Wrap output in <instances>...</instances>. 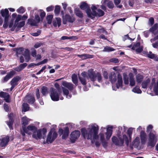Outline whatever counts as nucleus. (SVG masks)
<instances>
[{"label": "nucleus", "instance_id": "f257e3e1", "mask_svg": "<svg viewBox=\"0 0 158 158\" xmlns=\"http://www.w3.org/2000/svg\"><path fill=\"white\" fill-rule=\"evenodd\" d=\"M99 126L95 123L89 125L86 128L81 129V135L85 139L93 141L98 139Z\"/></svg>", "mask_w": 158, "mask_h": 158}, {"label": "nucleus", "instance_id": "f03ea898", "mask_svg": "<svg viewBox=\"0 0 158 158\" xmlns=\"http://www.w3.org/2000/svg\"><path fill=\"white\" fill-rule=\"evenodd\" d=\"M132 128H129L127 130V134L128 136L125 135H123L118 136V139L115 136H113L112 138V140L113 142L116 145L122 146L124 143V142L127 145H128L129 141H130L131 138V135L132 133Z\"/></svg>", "mask_w": 158, "mask_h": 158}, {"label": "nucleus", "instance_id": "7ed1b4c3", "mask_svg": "<svg viewBox=\"0 0 158 158\" xmlns=\"http://www.w3.org/2000/svg\"><path fill=\"white\" fill-rule=\"evenodd\" d=\"M99 6L98 5H92L91 7V9L92 11V12L89 13L90 10H88L86 11V13L88 16L92 19H93L95 16H98L101 17L104 15V13L102 10L100 9H97Z\"/></svg>", "mask_w": 158, "mask_h": 158}, {"label": "nucleus", "instance_id": "20e7f679", "mask_svg": "<svg viewBox=\"0 0 158 158\" xmlns=\"http://www.w3.org/2000/svg\"><path fill=\"white\" fill-rule=\"evenodd\" d=\"M109 78L112 83L116 82L117 88L118 89L122 86L123 84V80L121 75L119 74H118L117 77L115 73L112 72L110 73Z\"/></svg>", "mask_w": 158, "mask_h": 158}, {"label": "nucleus", "instance_id": "39448f33", "mask_svg": "<svg viewBox=\"0 0 158 158\" xmlns=\"http://www.w3.org/2000/svg\"><path fill=\"white\" fill-rule=\"evenodd\" d=\"M157 135L155 131L151 132L149 135L147 142L148 146L151 147H153L155 145L157 139Z\"/></svg>", "mask_w": 158, "mask_h": 158}, {"label": "nucleus", "instance_id": "423d86ee", "mask_svg": "<svg viewBox=\"0 0 158 158\" xmlns=\"http://www.w3.org/2000/svg\"><path fill=\"white\" fill-rule=\"evenodd\" d=\"M23 129L24 132H22L21 134L22 135L24 136L25 133L29 135H31L34 131L36 130L37 127L31 124L28 126L26 128L23 127Z\"/></svg>", "mask_w": 158, "mask_h": 158}, {"label": "nucleus", "instance_id": "0eeeda50", "mask_svg": "<svg viewBox=\"0 0 158 158\" xmlns=\"http://www.w3.org/2000/svg\"><path fill=\"white\" fill-rule=\"evenodd\" d=\"M57 134L54 128L51 129L49 133L47 138V141L48 143H51L56 138Z\"/></svg>", "mask_w": 158, "mask_h": 158}, {"label": "nucleus", "instance_id": "6e6552de", "mask_svg": "<svg viewBox=\"0 0 158 158\" xmlns=\"http://www.w3.org/2000/svg\"><path fill=\"white\" fill-rule=\"evenodd\" d=\"M150 89H152L156 95H158V81H156L155 78H153L149 86Z\"/></svg>", "mask_w": 158, "mask_h": 158}, {"label": "nucleus", "instance_id": "1a4fd4ad", "mask_svg": "<svg viewBox=\"0 0 158 158\" xmlns=\"http://www.w3.org/2000/svg\"><path fill=\"white\" fill-rule=\"evenodd\" d=\"M50 96L51 99L53 101H58L59 100V95L56 91L52 88L50 89Z\"/></svg>", "mask_w": 158, "mask_h": 158}, {"label": "nucleus", "instance_id": "9d476101", "mask_svg": "<svg viewBox=\"0 0 158 158\" xmlns=\"http://www.w3.org/2000/svg\"><path fill=\"white\" fill-rule=\"evenodd\" d=\"M59 133L60 135H62L63 139H66L68 136L69 133V129L68 127L64 128V130L62 128H60L59 130Z\"/></svg>", "mask_w": 158, "mask_h": 158}, {"label": "nucleus", "instance_id": "9b49d317", "mask_svg": "<svg viewBox=\"0 0 158 158\" xmlns=\"http://www.w3.org/2000/svg\"><path fill=\"white\" fill-rule=\"evenodd\" d=\"M1 13L2 15L5 17L4 23L3 26L5 27L7 26V24L8 20L9 15L8 14L9 11L8 10L6 9L4 10H1Z\"/></svg>", "mask_w": 158, "mask_h": 158}, {"label": "nucleus", "instance_id": "f8f14e48", "mask_svg": "<svg viewBox=\"0 0 158 158\" xmlns=\"http://www.w3.org/2000/svg\"><path fill=\"white\" fill-rule=\"evenodd\" d=\"M105 128L102 127L100 129V132L99 134V136L100 138V140L102 143L104 147L106 146V142L105 140V136L104 134L103 133L105 130Z\"/></svg>", "mask_w": 158, "mask_h": 158}, {"label": "nucleus", "instance_id": "ddd939ff", "mask_svg": "<svg viewBox=\"0 0 158 158\" xmlns=\"http://www.w3.org/2000/svg\"><path fill=\"white\" fill-rule=\"evenodd\" d=\"M40 21V19L38 15H35V19H28V23L31 26H36Z\"/></svg>", "mask_w": 158, "mask_h": 158}, {"label": "nucleus", "instance_id": "4468645a", "mask_svg": "<svg viewBox=\"0 0 158 158\" xmlns=\"http://www.w3.org/2000/svg\"><path fill=\"white\" fill-rule=\"evenodd\" d=\"M80 135V132L77 130L73 131L71 134L70 139L72 143H74L78 138Z\"/></svg>", "mask_w": 158, "mask_h": 158}, {"label": "nucleus", "instance_id": "2eb2a0df", "mask_svg": "<svg viewBox=\"0 0 158 158\" xmlns=\"http://www.w3.org/2000/svg\"><path fill=\"white\" fill-rule=\"evenodd\" d=\"M112 126H108L106 127V132L105 133V137L106 140H108L112 135Z\"/></svg>", "mask_w": 158, "mask_h": 158}, {"label": "nucleus", "instance_id": "dca6fc26", "mask_svg": "<svg viewBox=\"0 0 158 158\" xmlns=\"http://www.w3.org/2000/svg\"><path fill=\"white\" fill-rule=\"evenodd\" d=\"M44 130V129L37 130V128L36 130L33 132L32 135V137L36 139H41L42 137V131Z\"/></svg>", "mask_w": 158, "mask_h": 158}, {"label": "nucleus", "instance_id": "f3484780", "mask_svg": "<svg viewBox=\"0 0 158 158\" xmlns=\"http://www.w3.org/2000/svg\"><path fill=\"white\" fill-rule=\"evenodd\" d=\"M74 18L73 17H71L69 15H66L63 19V22L64 24H66L67 22L73 23L74 21Z\"/></svg>", "mask_w": 158, "mask_h": 158}, {"label": "nucleus", "instance_id": "a211bd4d", "mask_svg": "<svg viewBox=\"0 0 158 158\" xmlns=\"http://www.w3.org/2000/svg\"><path fill=\"white\" fill-rule=\"evenodd\" d=\"M88 78L86 75V73L84 72L81 73V76L79 77V79L81 84L83 85L86 84V81L85 79Z\"/></svg>", "mask_w": 158, "mask_h": 158}, {"label": "nucleus", "instance_id": "6ab92c4d", "mask_svg": "<svg viewBox=\"0 0 158 158\" xmlns=\"http://www.w3.org/2000/svg\"><path fill=\"white\" fill-rule=\"evenodd\" d=\"M131 49L132 50H135L137 52H140L142 50L143 48L140 46L139 43L138 42L131 47Z\"/></svg>", "mask_w": 158, "mask_h": 158}, {"label": "nucleus", "instance_id": "aec40b11", "mask_svg": "<svg viewBox=\"0 0 158 158\" xmlns=\"http://www.w3.org/2000/svg\"><path fill=\"white\" fill-rule=\"evenodd\" d=\"M9 138L8 136H6L2 138L0 143V145L2 147H5L6 145L9 141Z\"/></svg>", "mask_w": 158, "mask_h": 158}, {"label": "nucleus", "instance_id": "412c9836", "mask_svg": "<svg viewBox=\"0 0 158 158\" xmlns=\"http://www.w3.org/2000/svg\"><path fill=\"white\" fill-rule=\"evenodd\" d=\"M96 74L93 71L92 69L89 70L88 75L90 80L93 81H94L96 79L95 75Z\"/></svg>", "mask_w": 158, "mask_h": 158}, {"label": "nucleus", "instance_id": "4be33fe9", "mask_svg": "<svg viewBox=\"0 0 158 158\" xmlns=\"http://www.w3.org/2000/svg\"><path fill=\"white\" fill-rule=\"evenodd\" d=\"M23 55L24 57L25 61L28 62L30 59L29 50L27 49H25L24 50V53L23 54Z\"/></svg>", "mask_w": 158, "mask_h": 158}, {"label": "nucleus", "instance_id": "5701e85b", "mask_svg": "<svg viewBox=\"0 0 158 158\" xmlns=\"http://www.w3.org/2000/svg\"><path fill=\"white\" fill-rule=\"evenodd\" d=\"M15 71H11L4 78L3 82H6L10 78L12 77L15 74Z\"/></svg>", "mask_w": 158, "mask_h": 158}, {"label": "nucleus", "instance_id": "b1692460", "mask_svg": "<svg viewBox=\"0 0 158 158\" xmlns=\"http://www.w3.org/2000/svg\"><path fill=\"white\" fill-rule=\"evenodd\" d=\"M140 137L141 143L143 144H145L147 140V135L144 131H141L140 133Z\"/></svg>", "mask_w": 158, "mask_h": 158}, {"label": "nucleus", "instance_id": "393cba45", "mask_svg": "<svg viewBox=\"0 0 158 158\" xmlns=\"http://www.w3.org/2000/svg\"><path fill=\"white\" fill-rule=\"evenodd\" d=\"M24 100L27 101L29 104H32L35 101V98L33 96L27 95L25 98Z\"/></svg>", "mask_w": 158, "mask_h": 158}, {"label": "nucleus", "instance_id": "a878e982", "mask_svg": "<svg viewBox=\"0 0 158 158\" xmlns=\"http://www.w3.org/2000/svg\"><path fill=\"white\" fill-rule=\"evenodd\" d=\"M129 77L130 85L131 86H133L135 85V81L134 79V76L133 74L130 73L129 74Z\"/></svg>", "mask_w": 158, "mask_h": 158}, {"label": "nucleus", "instance_id": "bb28decb", "mask_svg": "<svg viewBox=\"0 0 158 158\" xmlns=\"http://www.w3.org/2000/svg\"><path fill=\"white\" fill-rule=\"evenodd\" d=\"M0 97L4 98L6 102H9V95L8 93L4 92H1L0 93Z\"/></svg>", "mask_w": 158, "mask_h": 158}, {"label": "nucleus", "instance_id": "cd10ccee", "mask_svg": "<svg viewBox=\"0 0 158 158\" xmlns=\"http://www.w3.org/2000/svg\"><path fill=\"white\" fill-rule=\"evenodd\" d=\"M62 84L64 86L70 90H72L73 88V85L71 83L66 81H64L63 82Z\"/></svg>", "mask_w": 158, "mask_h": 158}, {"label": "nucleus", "instance_id": "c85d7f7f", "mask_svg": "<svg viewBox=\"0 0 158 158\" xmlns=\"http://www.w3.org/2000/svg\"><path fill=\"white\" fill-rule=\"evenodd\" d=\"M20 78L19 77H16L12 79L10 82L11 85L16 86L17 85V82L20 80Z\"/></svg>", "mask_w": 158, "mask_h": 158}, {"label": "nucleus", "instance_id": "c756f323", "mask_svg": "<svg viewBox=\"0 0 158 158\" xmlns=\"http://www.w3.org/2000/svg\"><path fill=\"white\" fill-rule=\"evenodd\" d=\"M56 21H53L52 22L53 25L56 27L58 26L59 27L61 25V20L59 18H56Z\"/></svg>", "mask_w": 158, "mask_h": 158}, {"label": "nucleus", "instance_id": "7c9ffc66", "mask_svg": "<svg viewBox=\"0 0 158 158\" xmlns=\"http://www.w3.org/2000/svg\"><path fill=\"white\" fill-rule=\"evenodd\" d=\"M80 8L82 9L85 10L86 12L88 10H90L89 13H91L90 10L88 5L85 2H83L81 3L80 6Z\"/></svg>", "mask_w": 158, "mask_h": 158}, {"label": "nucleus", "instance_id": "2f4dec72", "mask_svg": "<svg viewBox=\"0 0 158 158\" xmlns=\"http://www.w3.org/2000/svg\"><path fill=\"white\" fill-rule=\"evenodd\" d=\"M13 116V113H11L9 116L10 121L7 123V125H8L10 129L12 128V126L13 122L12 117Z\"/></svg>", "mask_w": 158, "mask_h": 158}, {"label": "nucleus", "instance_id": "473e14b6", "mask_svg": "<svg viewBox=\"0 0 158 158\" xmlns=\"http://www.w3.org/2000/svg\"><path fill=\"white\" fill-rule=\"evenodd\" d=\"M140 144L139 138V137H136L133 142V145L135 148H137Z\"/></svg>", "mask_w": 158, "mask_h": 158}, {"label": "nucleus", "instance_id": "72a5a7b5", "mask_svg": "<svg viewBox=\"0 0 158 158\" xmlns=\"http://www.w3.org/2000/svg\"><path fill=\"white\" fill-rule=\"evenodd\" d=\"M30 120L26 116L23 117L22 118V124L24 126L28 124Z\"/></svg>", "mask_w": 158, "mask_h": 158}, {"label": "nucleus", "instance_id": "f704fd0d", "mask_svg": "<svg viewBox=\"0 0 158 158\" xmlns=\"http://www.w3.org/2000/svg\"><path fill=\"white\" fill-rule=\"evenodd\" d=\"M150 80L148 78L147 80L144 81L142 83V87L143 88L146 89L148 84L150 82Z\"/></svg>", "mask_w": 158, "mask_h": 158}, {"label": "nucleus", "instance_id": "c9c22d12", "mask_svg": "<svg viewBox=\"0 0 158 158\" xmlns=\"http://www.w3.org/2000/svg\"><path fill=\"white\" fill-rule=\"evenodd\" d=\"M77 39V37L76 36H72L70 37H68L67 36H63L61 39L62 40H76Z\"/></svg>", "mask_w": 158, "mask_h": 158}, {"label": "nucleus", "instance_id": "e433bc0d", "mask_svg": "<svg viewBox=\"0 0 158 158\" xmlns=\"http://www.w3.org/2000/svg\"><path fill=\"white\" fill-rule=\"evenodd\" d=\"M62 89L64 94L66 96V98H69L71 97V95H69V90L64 88L62 87Z\"/></svg>", "mask_w": 158, "mask_h": 158}, {"label": "nucleus", "instance_id": "4c0bfd02", "mask_svg": "<svg viewBox=\"0 0 158 158\" xmlns=\"http://www.w3.org/2000/svg\"><path fill=\"white\" fill-rule=\"evenodd\" d=\"M136 81L138 83H140L143 79V77L142 75L138 74L136 76Z\"/></svg>", "mask_w": 158, "mask_h": 158}, {"label": "nucleus", "instance_id": "58836bf2", "mask_svg": "<svg viewBox=\"0 0 158 158\" xmlns=\"http://www.w3.org/2000/svg\"><path fill=\"white\" fill-rule=\"evenodd\" d=\"M29 108L28 104L27 103H23L22 105V110L23 111H26L29 110Z\"/></svg>", "mask_w": 158, "mask_h": 158}, {"label": "nucleus", "instance_id": "ea45409f", "mask_svg": "<svg viewBox=\"0 0 158 158\" xmlns=\"http://www.w3.org/2000/svg\"><path fill=\"white\" fill-rule=\"evenodd\" d=\"M78 56L80 57L82 59H85L88 58H92V56L88 54H83L81 55H78Z\"/></svg>", "mask_w": 158, "mask_h": 158}, {"label": "nucleus", "instance_id": "a19ab883", "mask_svg": "<svg viewBox=\"0 0 158 158\" xmlns=\"http://www.w3.org/2000/svg\"><path fill=\"white\" fill-rule=\"evenodd\" d=\"M53 18V15H47L46 17V19L48 23L50 24L52 23V21Z\"/></svg>", "mask_w": 158, "mask_h": 158}, {"label": "nucleus", "instance_id": "79ce46f5", "mask_svg": "<svg viewBox=\"0 0 158 158\" xmlns=\"http://www.w3.org/2000/svg\"><path fill=\"white\" fill-rule=\"evenodd\" d=\"M75 12L76 15L79 17H83V14L78 8H76L75 9Z\"/></svg>", "mask_w": 158, "mask_h": 158}, {"label": "nucleus", "instance_id": "37998d69", "mask_svg": "<svg viewBox=\"0 0 158 158\" xmlns=\"http://www.w3.org/2000/svg\"><path fill=\"white\" fill-rule=\"evenodd\" d=\"M114 50V49L112 48L109 46L105 47L103 51L104 52H110Z\"/></svg>", "mask_w": 158, "mask_h": 158}, {"label": "nucleus", "instance_id": "c03bdc74", "mask_svg": "<svg viewBox=\"0 0 158 158\" xmlns=\"http://www.w3.org/2000/svg\"><path fill=\"white\" fill-rule=\"evenodd\" d=\"M41 93L43 95H45L48 94V88L45 86H43L41 89Z\"/></svg>", "mask_w": 158, "mask_h": 158}, {"label": "nucleus", "instance_id": "a18cd8bd", "mask_svg": "<svg viewBox=\"0 0 158 158\" xmlns=\"http://www.w3.org/2000/svg\"><path fill=\"white\" fill-rule=\"evenodd\" d=\"M108 2V0H102L101 3L102 5L101 6V8L105 10H106V7L105 5L106 4V2Z\"/></svg>", "mask_w": 158, "mask_h": 158}, {"label": "nucleus", "instance_id": "49530a36", "mask_svg": "<svg viewBox=\"0 0 158 158\" xmlns=\"http://www.w3.org/2000/svg\"><path fill=\"white\" fill-rule=\"evenodd\" d=\"M25 24V21H22L19 23H18L16 25H14V27H17L18 28H20L23 27Z\"/></svg>", "mask_w": 158, "mask_h": 158}, {"label": "nucleus", "instance_id": "de8ad7c7", "mask_svg": "<svg viewBox=\"0 0 158 158\" xmlns=\"http://www.w3.org/2000/svg\"><path fill=\"white\" fill-rule=\"evenodd\" d=\"M25 49L22 48H17L16 52L17 54H22L23 55V54L24 53Z\"/></svg>", "mask_w": 158, "mask_h": 158}, {"label": "nucleus", "instance_id": "09e8293b", "mask_svg": "<svg viewBox=\"0 0 158 158\" xmlns=\"http://www.w3.org/2000/svg\"><path fill=\"white\" fill-rule=\"evenodd\" d=\"M132 91L135 93L138 94H141L142 93L141 90L139 89V88L137 86L134 88Z\"/></svg>", "mask_w": 158, "mask_h": 158}, {"label": "nucleus", "instance_id": "8fccbe9b", "mask_svg": "<svg viewBox=\"0 0 158 158\" xmlns=\"http://www.w3.org/2000/svg\"><path fill=\"white\" fill-rule=\"evenodd\" d=\"M72 80L73 82L76 84L77 83V76L75 74L73 75L72 76Z\"/></svg>", "mask_w": 158, "mask_h": 158}, {"label": "nucleus", "instance_id": "3c124183", "mask_svg": "<svg viewBox=\"0 0 158 158\" xmlns=\"http://www.w3.org/2000/svg\"><path fill=\"white\" fill-rule=\"evenodd\" d=\"M106 4L108 8H112L114 7V5L112 2L108 0V2H106Z\"/></svg>", "mask_w": 158, "mask_h": 158}, {"label": "nucleus", "instance_id": "603ef678", "mask_svg": "<svg viewBox=\"0 0 158 158\" xmlns=\"http://www.w3.org/2000/svg\"><path fill=\"white\" fill-rule=\"evenodd\" d=\"M21 15H18L16 17L14 25H16L19 22L21 19Z\"/></svg>", "mask_w": 158, "mask_h": 158}, {"label": "nucleus", "instance_id": "864d4df0", "mask_svg": "<svg viewBox=\"0 0 158 158\" xmlns=\"http://www.w3.org/2000/svg\"><path fill=\"white\" fill-rule=\"evenodd\" d=\"M96 78L97 77L99 82H100L102 81V77L100 73H97L95 75Z\"/></svg>", "mask_w": 158, "mask_h": 158}, {"label": "nucleus", "instance_id": "5fc2aeb1", "mask_svg": "<svg viewBox=\"0 0 158 158\" xmlns=\"http://www.w3.org/2000/svg\"><path fill=\"white\" fill-rule=\"evenodd\" d=\"M123 80L124 83L125 84H128L129 83L128 77L127 75L123 74Z\"/></svg>", "mask_w": 158, "mask_h": 158}, {"label": "nucleus", "instance_id": "6e6d98bb", "mask_svg": "<svg viewBox=\"0 0 158 158\" xmlns=\"http://www.w3.org/2000/svg\"><path fill=\"white\" fill-rule=\"evenodd\" d=\"M43 44L41 42H38L36 43L34 45V47L35 48H37L42 46H43Z\"/></svg>", "mask_w": 158, "mask_h": 158}, {"label": "nucleus", "instance_id": "4d7b16f0", "mask_svg": "<svg viewBox=\"0 0 158 158\" xmlns=\"http://www.w3.org/2000/svg\"><path fill=\"white\" fill-rule=\"evenodd\" d=\"M132 38H130L128 35H126L124 36V37L123 38V40H125L126 39H129L131 41H132L134 40V39L135 38V35H134L133 37H132Z\"/></svg>", "mask_w": 158, "mask_h": 158}, {"label": "nucleus", "instance_id": "13d9d810", "mask_svg": "<svg viewBox=\"0 0 158 158\" xmlns=\"http://www.w3.org/2000/svg\"><path fill=\"white\" fill-rule=\"evenodd\" d=\"M25 11L24 8L22 6L20 7L17 10V11L19 13H23L25 12Z\"/></svg>", "mask_w": 158, "mask_h": 158}, {"label": "nucleus", "instance_id": "bf43d9fd", "mask_svg": "<svg viewBox=\"0 0 158 158\" xmlns=\"http://www.w3.org/2000/svg\"><path fill=\"white\" fill-rule=\"evenodd\" d=\"M154 23V19L152 17L150 18L148 20V24L151 26H152Z\"/></svg>", "mask_w": 158, "mask_h": 158}, {"label": "nucleus", "instance_id": "052dcab7", "mask_svg": "<svg viewBox=\"0 0 158 158\" xmlns=\"http://www.w3.org/2000/svg\"><path fill=\"white\" fill-rule=\"evenodd\" d=\"M60 10V8L59 6H56L54 10L55 13L56 14H58L59 13Z\"/></svg>", "mask_w": 158, "mask_h": 158}, {"label": "nucleus", "instance_id": "680f3d73", "mask_svg": "<svg viewBox=\"0 0 158 158\" xmlns=\"http://www.w3.org/2000/svg\"><path fill=\"white\" fill-rule=\"evenodd\" d=\"M40 33L41 31L40 30H38L37 32H31L30 34L33 36H36L40 35Z\"/></svg>", "mask_w": 158, "mask_h": 158}, {"label": "nucleus", "instance_id": "e2e57ef3", "mask_svg": "<svg viewBox=\"0 0 158 158\" xmlns=\"http://www.w3.org/2000/svg\"><path fill=\"white\" fill-rule=\"evenodd\" d=\"M54 7L53 6H49L46 8V10L48 12L51 11L53 10Z\"/></svg>", "mask_w": 158, "mask_h": 158}, {"label": "nucleus", "instance_id": "0e129e2a", "mask_svg": "<svg viewBox=\"0 0 158 158\" xmlns=\"http://www.w3.org/2000/svg\"><path fill=\"white\" fill-rule=\"evenodd\" d=\"M111 62H114V63H117L118 62V60L117 58H112L110 60Z\"/></svg>", "mask_w": 158, "mask_h": 158}, {"label": "nucleus", "instance_id": "69168bd1", "mask_svg": "<svg viewBox=\"0 0 158 158\" xmlns=\"http://www.w3.org/2000/svg\"><path fill=\"white\" fill-rule=\"evenodd\" d=\"M27 65V64L26 63H24L23 64H20L19 66L20 68L22 70L25 67H26Z\"/></svg>", "mask_w": 158, "mask_h": 158}, {"label": "nucleus", "instance_id": "338daca9", "mask_svg": "<svg viewBox=\"0 0 158 158\" xmlns=\"http://www.w3.org/2000/svg\"><path fill=\"white\" fill-rule=\"evenodd\" d=\"M41 12L40 13V16L41 18H43L45 16V13L44 11H43L42 10H40Z\"/></svg>", "mask_w": 158, "mask_h": 158}, {"label": "nucleus", "instance_id": "774afa93", "mask_svg": "<svg viewBox=\"0 0 158 158\" xmlns=\"http://www.w3.org/2000/svg\"><path fill=\"white\" fill-rule=\"evenodd\" d=\"M152 30H158V24L155 23L152 27Z\"/></svg>", "mask_w": 158, "mask_h": 158}]
</instances>
